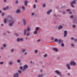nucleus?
Returning a JSON list of instances; mask_svg holds the SVG:
<instances>
[{"instance_id":"nucleus-1","label":"nucleus","mask_w":77,"mask_h":77,"mask_svg":"<svg viewBox=\"0 0 77 77\" xmlns=\"http://www.w3.org/2000/svg\"><path fill=\"white\" fill-rule=\"evenodd\" d=\"M8 19L9 20V26H12L13 24L15 23V20L11 16H9L8 17Z\"/></svg>"},{"instance_id":"nucleus-2","label":"nucleus","mask_w":77,"mask_h":77,"mask_svg":"<svg viewBox=\"0 0 77 77\" xmlns=\"http://www.w3.org/2000/svg\"><path fill=\"white\" fill-rule=\"evenodd\" d=\"M73 3L74 4H75V3H76V1L75 0H74L72 2L70 3V5L71 7L72 8H74V5H73V4H72Z\"/></svg>"},{"instance_id":"nucleus-3","label":"nucleus","mask_w":77,"mask_h":77,"mask_svg":"<svg viewBox=\"0 0 77 77\" xmlns=\"http://www.w3.org/2000/svg\"><path fill=\"white\" fill-rule=\"evenodd\" d=\"M55 72H56V74H58V75L60 76H62V74H61V73H60V72H59V71L58 70H55Z\"/></svg>"},{"instance_id":"nucleus-4","label":"nucleus","mask_w":77,"mask_h":77,"mask_svg":"<svg viewBox=\"0 0 77 77\" xmlns=\"http://www.w3.org/2000/svg\"><path fill=\"white\" fill-rule=\"evenodd\" d=\"M70 65H73V66H75L76 65V63L74 61H71L70 63Z\"/></svg>"},{"instance_id":"nucleus-5","label":"nucleus","mask_w":77,"mask_h":77,"mask_svg":"<svg viewBox=\"0 0 77 77\" xmlns=\"http://www.w3.org/2000/svg\"><path fill=\"white\" fill-rule=\"evenodd\" d=\"M28 68V66L27 65H25L23 66V71H24L25 69H27Z\"/></svg>"},{"instance_id":"nucleus-6","label":"nucleus","mask_w":77,"mask_h":77,"mask_svg":"<svg viewBox=\"0 0 77 77\" xmlns=\"http://www.w3.org/2000/svg\"><path fill=\"white\" fill-rule=\"evenodd\" d=\"M17 42H20V41H23V38H18L17 39Z\"/></svg>"},{"instance_id":"nucleus-7","label":"nucleus","mask_w":77,"mask_h":77,"mask_svg":"<svg viewBox=\"0 0 77 77\" xmlns=\"http://www.w3.org/2000/svg\"><path fill=\"white\" fill-rule=\"evenodd\" d=\"M19 75V74L18 73H15L14 75V77H18Z\"/></svg>"},{"instance_id":"nucleus-8","label":"nucleus","mask_w":77,"mask_h":77,"mask_svg":"<svg viewBox=\"0 0 77 77\" xmlns=\"http://www.w3.org/2000/svg\"><path fill=\"white\" fill-rule=\"evenodd\" d=\"M9 9V6H7L6 8L4 7L3 8V11H6L7 9Z\"/></svg>"},{"instance_id":"nucleus-9","label":"nucleus","mask_w":77,"mask_h":77,"mask_svg":"<svg viewBox=\"0 0 77 77\" xmlns=\"http://www.w3.org/2000/svg\"><path fill=\"white\" fill-rule=\"evenodd\" d=\"M66 35H67V31L66 30H65L64 32V37H66Z\"/></svg>"},{"instance_id":"nucleus-10","label":"nucleus","mask_w":77,"mask_h":77,"mask_svg":"<svg viewBox=\"0 0 77 77\" xmlns=\"http://www.w3.org/2000/svg\"><path fill=\"white\" fill-rule=\"evenodd\" d=\"M23 22L24 26L26 25V24L27 23L26 22V20L23 19Z\"/></svg>"},{"instance_id":"nucleus-11","label":"nucleus","mask_w":77,"mask_h":77,"mask_svg":"<svg viewBox=\"0 0 77 77\" xmlns=\"http://www.w3.org/2000/svg\"><path fill=\"white\" fill-rule=\"evenodd\" d=\"M66 66L67 67L68 69H71V68H70V66H69V64H67L66 65Z\"/></svg>"},{"instance_id":"nucleus-12","label":"nucleus","mask_w":77,"mask_h":77,"mask_svg":"<svg viewBox=\"0 0 77 77\" xmlns=\"http://www.w3.org/2000/svg\"><path fill=\"white\" fill-rule=\"evenodd\" d=\"M24 5L25 6H27V1L26 0L24 1Z\"/></svg>"},{"instance_id":"nucleus-13","label":"nucleus","mask_w":77,"mask_h":77,"mask_svg":"<svg viewBox=\"0 0 77 77\" xmlns=\"http://www.w3.org/2000/svg\"><path fill=\"white\" fill-rule=\"evenodd\" d=\"M16 12L17 14L20 13V12H21V10L20 9H17L16 10Z\"/></svg>"},{"instance_id":"nucleus-14","label":"nucleus","mask_w":77,"mask_h":77,"mask_svg":"<svg viewBox=\"0 0 77 77\" xmlns=\"http://www.w3.org/2000/svg\"><path fill=\"white\" fill-rule=\"evenodd\" d=\"M52 11V10H49L48 11H47V14L48 15L50 14V12H51Z\"/></svg>"},{"instance_id":"nucleus-15","label":"nucleus","mask_w":77,"mask_h":77,"mask_svg":"<svg viewBox=\"0 0 77 77\" xmlns=\"http://www.w3.org/2000/svg\"><path fill=\"white\" fill-rule=\"evenodd\" d=\"M66 11L67 12H69V14H72V12H71V11H70V9H67L66 10Z\"/></svg>"},{"instance_id":"nucleus-16","label":"nucleus","mask_w":77,"mask_h":77,"mask_svg":"<svg viewBox=\"0 0 77 77\" xmlns=\"http://www.w3.org/2000/svg\"><path fill=\"white\" fill-rule=\"evenodd\" d=\"M33 33L34 35H38V31H35Z\"/></svg>"},{"instance_id":"nucleus-17","label":"nucleus","mask_w":77,"mask_h":77,"mask_svg":"<svg viewBox=\"0 0 77 77\" xmlns=\"http://www.w3.org/2000/svg\"><path fill=\"white\" fill-rule=\"evenodd\" d=\"M57 42L59 44H60L62 43V42H63V41H61L60 39H59L58 41Z\"/></svg>"},{"instance_id":"nucleus-18","label":"nucleus","mask_w":77,"mask_h":77,"mask_svg":"<svg viewBox=\"0 0 77 77\" xmlns=\"http://www.w3.org/2000/svg\"><path fill=\"white\" fill-rule=\"evenodd\" d=\"M53 50H54V51H56V52L58 51V50L56 48H53Z\"/></svg>"},{"instance_id":"nucleus-19","label":"nucleus","mask_w":77,"mask_h":77,"mask_svg":"<svg viewBox=\"0 0 77 77\" xmlns=\"http://www.w3.org/2000/svg\"><path fill=\"white\" fill-rule=\"evenodd\" d=\"M44 75L43 74H42L41 75L40 74H38V75H37V77H42V76H43Z\"/></svg>"},{"instance_id":"nucleus-20","label":"nucleus","mask_w":77,"mask_h":77,"mask_svg":"<svg viewBox=\"0 0 77 77\" xmlns=\"http://www.w3.org/2000/svg\"><path fill=\"white\" fill-rule=\"evenodd\" d=\"M26 51V49H22V51L23 53H24Z\"/></svg>"},{"instance_id":"nucleus-21","label":"nucleus","mask_w":77,"mask_h":77,"mask_svg":"<svg viewBox=\"0 0 77 77\" xmlns=\"http://www.w3.org/2000/svg\"><path fill=\"white\" fill-rule=\"evenodd\" d=\"M63 28V26H60L58 27V29H62Z\"/></svg>"},{"instance_id":"nucleus-22","label":"nucleus","mask_w":77,"mask_h":77,"mask_svg":"<svg viewBox=\"0 0 77 77\" xmlns=\"http://www.w3.org/2000/svg\"><path fill=\"white\" fill-rule=\"evenodd\" d=\"M27 32V29H25L24 30V35H25L26 34V32Z\"/></svg>"},{"instance_id":"nucleus-23","label":"nucleus","mask_w":77,"mask_h":77,"mask_svg":"<svg viewBox=\"0 0 77 77\" xmlns=\"http://www.w3.org/2000/svg\"><path fill=\"white\" fill-rule=\"evenodd\" d=\"M13 63L12 62V61H10L9 62V65H11Z\"/></svg>"},{"instance_id":"nucleus-24","label":"nucleus","mask_w":77,"mask_h":77,"mask_svg":"<svg viewBox=\"0 0 77 77\" xmlns=\"http://www.w3.org/2000/svg\"><path fill=\"white\" fill-rule=\"evenodd\" d=\"M35 30L36 31H38V30H39V27H36L35 28Z\"/></svg>"},{"instance_id":"nucleus-25","label":"nucleus","mask_w":77,"mask_h":77,"mask_svg":"<svg viewBox=\"0 0 77 77\" xmlns=\"http://www.w3.org/2000/svg\"><path fill=\"white\" fill-rule=\"evenodd\" d=\"M30 30V29L29 27H28L27 28V31L28 32H29Z\"/></svg>"},{"instance_id":"nucleus-26","label":"nucleus","mask_w":77,"mask_h":77,"mask_svg":"<svg viewBox=\"0 0 77 77\" xmlns=\"http://www.w3.org/2000/svg\"><path fill=\"white\" fill-rule=\"evenodd\" d=\"M20 70H21L22 71H23V67L22 66H20Z\"/></svg>"},{"instance_id":"nucleus-27","label":"nucleus","mask_w":77,"mask_h":77,"mask_svg":"<svg viewBox=\"0 0 77 77\" xmlns=\"http://www.w3.org/2000/svg\"><path fill=\"white\" fill-rule=\"evenodd\" d=\"M33 9L36 8V5L35 4H34L33 5Z\"/></svg>"},{"instance_id":"nucleus-28","label":"nucleus","mask_w":77,"mask_h":77,"mask_svg":"<svg viewBox=\"0 0 77 77\" xmlns=\"http://www.w3.org/2000/svg\"><path fill=\"white\" fill-rule=\"evenodd\" d=\"M54 41L55 42H57L58 41V39L57 38H55L54 40Z\"/></svg>"},{"instance_id":"nucleus-29","label":"nucleus","mask_w":77,"mask_h":77,"mask_svg":"<svg viewBox=\"0 0 77 77\" xmlns=\"http://www.w3.org/2000/svg\"><path fill=\"white\" fill-rule=\"evenodd\" d=\"M17 62L18 63H20V62H21V60H17Z\"/></svg>"},{"instance_id":"nucleus-30","label":"nucleus","mask_w":77,"mask_h":77,"mask_svg":"<svg viewBox=\"0 0 77 77\" xmlns=\"http://www.w3.org/2000/svg\"><path fill=\"white\" fill-rule=\"evenodd\" d=\"M72 27L74 29V28H75V25H74V24L73 25H72Z\"/></svg>"},{"instance_id":"nucleus-31","label":"nucleus","mask_w":77,"mask_h":77,"mask_svg":"<svg viewBox=\"0 0 77 77\" xmlns=\"http://www.w3.org/2000/svg\"><path fill=\"white\" fill-rule=\"evenodd\" d=\"M77 22V19H75L74 20V23H75L76 22Z\"/></svg>"},{"instance_id":"nucleus-32","label":"nucleus","mask_w":77,"mask_h":77,"mask_svg":"<svg viewBox=\"0 0 77 77\" xmlns=\"http://www.w3.org/2000/svg\"><path fill=\"white\" fill-rule=\"evenodd\" d=\"M22 9L23 10V11H24V10H25V8H24V6H23L22 7Z\"/></svg>"},{"instance_id":"nucleus-33","label":"nucleus","mask_w":77,"mask_h":77,"mask_svg":"<svg viewBox=\"0 0 77 77\" xmlns=\"http://www.w3.org/2000/svg\"><path fill=\"white\" fill-rule=\"evenodd\" d=\"M61 47H63L64 46V44L63 43H62L61 44Z\"/></svg>"},{"instance_id":"nucleus-34","label":"nucleus","mask_w":77,"mask_h":77,"mask_svg":"<svg viewBox=\"0 0 77 77\" xmlns=\"http://www.w3.org/2000/svg\"><path fill=\"white\" fill-rule=\"evenodd\" d=\"M4 23H5V24H6V19H4Z\"/></svg>"},{"instance_id":"nucleus-35","label":"nucleus","mask_w":77,"mask_h":77,"mask_svg":"<svg viewBox=\"0 0 77 77\" xmlns=\"http://www.w3.org/2000/svg\"><path fill=\"white\" fill-rule=\"evenodd\" d=\"M18 72L19 73H20V74H21V70H18Z\"/></svg>"},{"instance_id":"nucleus-36","label":"nucleus","mask_w":77,"mask_h":77,"mask_svg":"<svg viewBox=\"0 0 77 77\" xmlns=\"http://www.w3.org/2000/svg\"><path fill=\"white\" fill-rule=\"evenodd\" d=\"M29 35H30V32H28L27 34H26V35L27 36H29Z\"/></svg>"},{"instance_id":"nucleus-37","label":"nucleus","mask_w":77,"mask_h":77,"mask_svg":"<svg viewBox=\"0 0 77 77\" xmlns=\"http://www.w3.org/2000/svg\"><path fill=\"white\" fill-rule=\"evenodd\" d=\"M3 61L0 62V65H3Z\"/></svg>"},{"instance_id":"nucleus-38","label":"nucleus","mask_w":77,"mask_h":77,"mask_svg":"<svg viewBox=\"0 0 77 77\" xmlns=\"http://www.w3.org/2000/svg\"><path fill=\"white\" fill-rule=\"evenodd\" d=\"M35 53H38V50H36L35 51Z\"/></svg>"},{"instance_id":"nucleus-39","label":"nucleus","mask_w":77,"mask_h":77,"mask_svg":"<svg viewBox=\"0 0 77 77\" xmlns=\"http://www.w3.org/2000/svg\"><path fill=\"white\" fill-rule=\"evenodd\" d=\"M47 56V54H45L44 55V57H46Z\"/></svg>"},{"instance_id":"nucleus-40","label":"nucleus","mask_w":77,"mask_h":77,"mask_svg":"<svg viewBox=\"0 0 77 77\" xmlns=\"http://www.w3.org/2000/svg\"><path fill=\"white\" fill-rule=\"evenodd\" d=\"M43 8H45V4H43Z\"/></svg>"},{"instance_id":"nucleus-41","label":"nucleus","mask_w":77,"mask_h":77,"mask_svg":"<svg viewBox=\"0 0 77 77\" xmlns=\"http://www.w3.org/2000/svg\"><path fill=\"white\" fill-rule=\"evenodd\" d=\"M14 51V49H12L11 50V53H12Z\"/></svg>"},{"instance_id":"nucleus-42","label":"nucleus","mask_w":77,"mask_h":77,"mask_svg":"<svg viewBox=\"0 0 77 77\" xmlns=\"http://www.w3.org/2000/svg\"><path fill=\"white\" fill-rule=\"evenodd\" d=\"M71 40H74V38L73 37H72L71 38Z\"/></svg>"},{"instance_id":"nucleus-43","label":"nucleus","mask_w":77,"mask_h":77,"mask_svg":"<svg viewBox=\"0 0 77 77\" xmlns=\"http://www.w3.org/2000/svg\"><path fill=\"white\" fill-rule=\"evenodd\" d=\"M5 15V13H2V16H3V15Z\"/></svg>"},{"instance_id":"nucleus-44","label":"nucleus","mask_w":77,"mask_h":77,"mask_svg":"<svg viewBox=\"0 0 77 77\" xmlns=\"http://www.w3.org/2000/svg\"><path fill=\"white\" fill-rule=\"evenodd\" d=\"M34 14H35V13H31V14L32 16H33V15H34Z\"/></svg>"},{"instance_id":"nucleus-45","label":"nucleus","mask_w":77,"mask_h":77,"mask_svg":"<svg viewBox=\"0 0 77 77\" xmlns=\"http://www.w3.org/2000/svg\"><path fill=\"white\" fill-rule=\"evenodd\" d=\"M74 41L75 42H76V41H77V39L75 38V39H74Z\"/></svg>"},{"instance_id":"nucleus-46","label":"nucleus","mask_w":77,"mask_h":77,"mask_svg":"<svg viewBox=\"0 0 77 77\" xmlns=\"http://www.w3.org/2000/svg\"><path fill=\"white\" fill-rule=\"evenodd\" d=\"M71 45L72 47H74V45L73 44H72Z\"/></svg>"},{"instance_id":"nucleus-47","label":"nucleus","mask_w":77,"mask_h":77,"mask_svg":"<svg viewBox=\"0 0 77 77\" xmlns=\"http://www.w3.org/2000/svg\"><path fill=\"white\" fill-rule=\"evenodd\" d=\"M41 41V39H38L37 40V42H39Z\"/></svg>"},{"instance_id":"nucleus-48","label":"nucleus","mask_w":77,"mask_h":77,"mask_svg":"<svg viewBox=\"0 0 77 77\" xmlns=\"http://www.w3.org/2000/svg\"><path fill=\"white\" fill-rule=\"evenodd\" d=\"M27 52H25V53H24V54L25 55H26V54H27Z\"/></svg>"},{"instance_id":"nucleus-49","label":"nucleus","mask_w":77,"mask_h":77,"mask_svg":"<svg viewBox=\"0 0 77 77\" xmlns=\"http://www.w3.org/2000/svg\"><path fill=\"white\" fill-rule=\"evenodd\" d=\"M6 45H3V47H6Z\"/></svg>"},{"instance_id":"nucleus-50","label":"nucleus","mask_w":77,"mask_h":77,"mask_svg":"<svg viewBox=\"0 0 77 77\" xmlns=\"http://www.w3.org/2000/svg\"><path fill=\"white\" fill-rule=\"evenodd\" d=\"M18 2L17 1H16L15 3H16L17 4V3H18Z\"/></svg>"},{"instance_id":"nucleus-51","label":"nucleus","mask_w":77,"mask_h":77,"mask_svg":"<svg viewBox=\"0 0 77 77\" xmlns=\"http://www.w3.org/2000/svg\"><path fill=\"white\" fill-rule=\"evenodd\" d=\"M1 50H3V47H2L1 48Z\"/></svg>"},{"instance_id":"nucleus-52","label":"nucleus","mask_w":77,"mask_h":77,"mask_svg":"<svg viewBox=\"0 0 77 77\" xmlns=\"http://www.w3.org/2000/svg\"><path fill=\"white\" fill-rule=\"evenodd\" d=\"M54 39V38H53V37H52L51 38V39L52 40H53V39Z\"/></svg>"},{"instance_id":"nucleus-53","label":"nucleus","mask_w":77,"mask_h":77,"mask_svg":"<svg viewBox=\"0 0 77 77\" xmlns=\"http://www.w3.org/2000/svg\"><path fill=\"white\" fill-rule=\"evenodd\" d=\"M63 14H65V12H63Z\"/></svg>"},{"instance_id":"nucleus-54","label":"nucleus","mask_w":77,"mask_h":77,"mask_svg":"<svg viewBox=\"0 0 77 77\" xmlns=\"http://www.w3.org/2000/svg\"><path fill=\"white\" fill-rule=\"evenodd\" d=\"M70 18H73V16H70Z\"/></svg>"},{"instance_id":"nucleus-55","label":"nucleus","mask_w":77,"mask_h":77,"mask_svg":"<svg viewBox=\"0 0 77 77\" xmlns=\"http://www.w3.org/2000/svg\"><path fill=\"white\" fill-rule=\"evenodd\" d=\"M4 2H6V0H4Z\"/></svg>"},{"instance_id":"nucleus-56","label":"nucleus","mask_w":77,"mask_h":77,"mask_svg":"<svg viewBox=\"0 0 77 77\" xmlns=\"http://www.w3.org/2000/svg\"><path fill=\"white\" fill-rule=\"evenodd\" d=\"M15 35H16V36H18V35L17 34H16Z\"/></svg>"},{"instance_id":"nucleus-57","label":"nucleus","mask_w":77,"mask_h":77,"mask_svg":"<svg viewBox=\"0 0 77 77\" xmlns=\"http://www.w3.org/2000/svg\"><path fill=\"white\" fill-rule=\"evenodd\" d=\"M20 65H22V63H20Z\"/></svg>"},{"instance_id":"nucleus-58","label":"nucleus","mask_w":77,"mask_h":77,"mask_svg":"<svg viewBox=\"0 0 77 77\" xmlns=\"http://www.w3.org/2000/svg\"><path fill=\"white\" fill-rule=\"evenodd\" d=\"M1 26H3V24H1Z\"/></svg>"},{"instance_id":"nucleus-59","label":"nucleus","mask_w":77,"mask_h":77,"mask_svg":"<svg viewBox=\"0 0 77 77\" xmlns=\"http://www.w3.org/2000/svg\"><path fill=\"white\" fill-rule=\"evenodd\" d=\"M35 2L36 3L37 2V0H35Z\"/></svg>"},{"instance_id":"nucleus-60","label":"nucleus","mask_w":77,"mask_h":77,"mask_svg":"<svg viewBox=\"0 0 77 77\" xmlns=\"http://www.w3.org/2000/svg\"><path fill=\"white\" fill-rule=\"evenodd\" d=\"M40 71H41V72H42V69H41L40 70Z\"/></svg>"},{"instance_id":"nucleus-61","label":"nucleus","mask_w":77,"mask_h":77,"mask_svg":"<svg viewBox=\"0 0 77 77\" xmlns=\"http://www.w3.org/2000/svg\"><path fill=\"white\" fill-rule=\"evenodd\" d=\"M68 75H70V73H68Z\"/></svg>"},{"instance_id":"nucleus-62","label":"nucleus","mask_w":77,"mask_h":77,"mask_svg":"<svg viewBox=\"0 0 77 77\" xmlns=\"http://www.w3.org/2000/svg\"><path fill=\"white\" fill-rule=\"evenodd\" d=\"M28 38H27V37H26V39H27Z\"/></svg>"},{"instance_id":"nucleus-63","label":"nucleus","mask_w":77,"mask_h":77,"mask_svg":"<svg viewBox=\"0 0 77 77\" xmlns=\"http://www.w3.org/2000/svg\"><path fill=\"white\" fill-rule=\"evenodd\" d=\"M2 13V11L1 10H0V14Z\"/></svg>"},{"instance_id":"nucleus-64","label":"nucleus","mask_w":77,"mask_h":77,"mask_svg":"<svg viewBox=\"0 0 77 77\" xmlns=\"http://www.w3.org/2000/svg\"><path fill=\"white\" fill-rule=\"evenodd\" d=\"M30 63H32V61H30Z\"/></svg>"}]
</instances>
